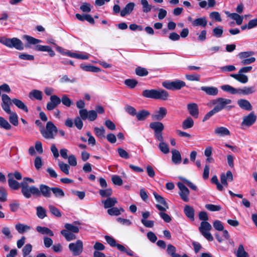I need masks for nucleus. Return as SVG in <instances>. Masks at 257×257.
Masks as SVG:
<instances>
[{
    "label": "nucleus",
    "mask_w": 257,
    "mask_h": 257,
    "mask_svg": "<svg viewBox=\"0 0 257 257\" xmlns=\"http://www.w3.org/2000/svg\"><path fill=\"white\" fill-rule=\"evenodd\" d=\"M2 107L3 109L8 114H10V122L15 126L18 124V117L17 113L11 111L10 108L11 98L6 94H3L2 95Z\"/></svg>",
    "instance_id": "obj_1"
},
{
    "label": "nucleus",
    "mask_w": 257,
    "mask_h": 257,
    "mask_svg": "<svg viewBox=\"0 0 257 257\" xmlns=\"http://www.w3.org/2000/svg\"><path fill=\"white\" fill-rule=\"evenodd\" d=\"M0 43L9 48H14L18 50H23L24 49V44L21 40L17 38L1 37Z\"/></svg>",
    "instance_id": "obj_2"
},
{
    "label": "nucleus",
    "mask_w": 257,
    "mask_h": 257,
    "mask_svg": "<svg viewBox=\"0 0 257 257\" xmlns=\"http://www.w3.org/2000/svg\"><path fill=\"white\" fill-rule=\"evenodd\" d=\"M30 191L31 192V195H33L37 197L42 195L45 198H50L51 196V188L46 185L41 184L39 188L32 186Z\"/></svg>",
    "instance_id": "obj_3"
},
{
    "label": "nucleus",
    "mask_w": 257,
    "mask_h": 257,
    "mask_svg": "<svg viewBox=\"0 0 257 257\" xmlns=\"http://www.w3.org/2000/svg\"><path fill=\"white\" fill-rule=\"evenodd\" d=\"M231 103V99L222 97H218L210 101L211 104L215 105L214 108L218 112L225 108L230 109L233 107V106L229 105Z\"/></svg>",
    "instance_id": "obj_4"
},
{
    "label": "nucleus",
    "mask_w": 257,
    "mask_h": 257,
    "mask_svg": "<svg viewBox=\"0 0 257 257\" xmlns=\"http://www.w3.org/2000/svg\"><path fill=\"white\" fill-rule=\"evenodd\" d=\"M40 131L44 138L53 139L58 132V129L52 121H48L46 123V129L42 128Z\"/></svg>",
    "instance_id": "obj_5"
},
{
    "label": "nucleus",
    "mask_w": 257,
    "mask_h": 257,
    "mask_svg": "<svg viewBox=\"0 0 257 257\" xmlns=\"http://www.w3.org/2000/svg\"><path fill=\"white\" fill-rule=\"evenodd\" d=\"M252 69V66H244L241 68L237 74H231L230 76L234 78L238 82L245 84L248 81V77L244 74V73H248L251 71Z\"/></svg>",
    "instance_id": "obj_6"
},
{
    "label": "nucleus",
    "mask_w": 257,
    "mask_h": 257,
    "mask_svg": "<svg viewBox=\"0 0 257 257\" xmlns=\"http://www.w3.org/2000/svg\"><path fill=\"white\" fill-rule=\"evenodd\" d=\"M254 52L252 51L241 52L238 53V57L241 60L240 63L242 65H247L254 63L256 59L252 56Z\"/></svg>",
    "instance_id": "obj_7"
},
{
    "label": "nucleus",
    "mask_w": 257,
    "mask_h": 257,
    "mask_svg": "<svg viewBox=\"0 0 257 257\" xmlns=\"http://www.w3.org/2000/svg\"><path fill=\"white\" fill-rule=\"evenodd\" d=\"M211 229L212 226L207 221H202L199 227V230L202 235L210 241L213 240V237L209 232Z\"/></svg>",
    "instance_id": "obj_8"
},
{
    "label": "nucleus",
    "mask_w": 257,
    "mask_h": 257,
    "mask_svg": "<svg viewBox=\"0 0 257 257\" xmlns=\"http://www.w3.org/2000/svg\"><path fill=\"white\" fill-rule=\"evenodd\" d=\"M34 183V180L30 178L25 177L23 179V181L21 183V191L23 195L26 198H30L31 197V192H30L31 188L32 186H29V183Z\"/></svg>",
    "instance_id": "obj_9"
},
{
    "label": "nucleus",
    "mask_w": 257,
    "mask_h": 257,
    "mask_svg": "<svg viewBox=\"0 0 257 257\" xmlns=\"http://www.w3.org/2000/svg\"><path fill=\"white\" fill-rule=\"evenodd\" d=\"M150 127L154 131V136L157 140H162L163 138L162 132L164 129V125L161 122H152L149 124Z\"/></svg>",
    "instance_id": "obj_10"
},
{
    "label": "nucleus",
    "mask_w": 257,
    "mask_h": 257,
    "mask_svg": "<svg viewBox=\"0 0 257 257\" xmlns=\"http://www.w3.org/2000/svg\"><path fill=\"white\" fill-rule=\"evenodd\" d=\"M185 82L180 80L173 81H165L162 83L163 86L169 90H179L185 86Z\"/></svg>",
    "instance_id": "obj_11"
},
{
    "label": "nucleus",
    "mask_w": 257,
    "mask_h": 257,
    "mask_svg": "<svg viewBox=\"0 0 257 257\" xmlns=\"http://www.w3.org/2000/svg\"><path fill=\"white\" fill-rule=\"evenodd\" d=\"M69 249L74 256L80 255L83 251V244L81 240H77L75 242H71L68 245Z\"/></svg>",
    "instance_id": "obj_12"
},
{
    "label": "nucleus",
    "mask_w": 257,
    "mask_h": 257,
    "mask_svg": "<svg viewBox=\"0 0 257 257\" xmlns=\"http://www.w3.org/2000/svg\"><path fill=\"white\" fill-rule=\"evenodd\" d=\"M79 113L82 119L84 120L87 119L88 120L92 121L95 120L97 117L96 111L93 110L87 111L86 109H82L79 110Z\"/></svg>",
    "instance_id": "obj_13"
},
{
    "label": "nucleus",
    "mask_w": 257,
    "mask_h": 257,
    "mask_svg": "<svg viewBox=\"0 0 257 257\" xmlns=\"http://www.w3.org/2000/svg\"><path fill=\"white\" fill-rule=\"evenodd\" d=\"M153 195L156 201L160 204H156V208L160 211H166L169 209L168 205L164 197L154 192Z\"/></svg>",
    "instance_id": "obj_14"
},
{
    "label": "nucleus",
    "mask_w": 257,
    "mask_h": 257,
    "mask_svg": "<svg viewBox=\"0 0 257 257\" xmlns=\"http://www.w3.org/2000/svg\"><path fill=\"white\" fill-rule=\"evenodd\" d=\"M256 115L255 114L254 112L252 111L247 115L243 117L241 125L242 126L249 127L255 123L256 120Z\"/></svg>",
    "instance_id": "obj_15"
},
{
    "label": "nucleus",
    "mask_w": 257,
    "mask_h": 257,
    "mask_svg": "<svg viewBox=\"0 0 257 257\" xmlns=\"http://www.w3.org/2000/svg\"><path fill=\"white\" fill-rule=\"evenodd\" d=\"M177 186L180 190L179 194L181 198L185 202H188L189 200V195L190 194L189 189L181 182H178Z\"/></svg>",
    "instance_id": "obj_16"
},
{
    "label": "nucleus",
    "mask_w": 257,
    "mask_h": 257,
    "mask_svg": "<svg viewBox=\"0 0 257 257\" xmlns=\"http://www.w3.org/2000/svg\"><path fill=\"white\" fill-rule=\"evenodd\" d=\"M50 99V101L47 103L46 105V108L48 110H53L61 103V99L56 95H51Z\"/></svg>",
    "instance_id": "obj_17"
},
{
    "label": "nucleus",
    "mask_w": 257,
    "mask_h": 257,
    "mask_svg": "<svg viewBox=\"0 0 257 257\" xmlns=\"http://www.w3.org/2000/svg\"><path fill=\"white\" fill-rule=\"evenodd\" d=\"M187 109L190 114L195 118H197L199 115V108L195 103H189L187 105Z\"/></svg>",
    "instance_id": "obj_18"
},
{
    "label": "nucleus",
    "mask_w": 257,
    "mask_h": 257,
    "mask_svg": "<svg viewBox=\"0 0 257 257\" xmlns=\"http://www.w3.org/2000/svg\"><path fill=\"white\" fill-rule=\"evenodd\" d=\"M167 110L166 108L161 107L158 111H156L153 115L152 118L156 120H162L167 114Z\"/></svg>",
    "instance_id": "obj_19"
},
{
    "label": "nucleus",
    "mask_w": 257,
    "mask_h": 257,
    "mask_svg": "<svg viewBox=\"0 0 257 257\" xmlns=\"http://www.w3.org/2000/svg\"><path fill=\"white\" fill-rule=\"evenodd\" d=\"M34 50L37 51L47 52L50 57H53L55 55V53L52 50V48L49 46L37 45L35 47Z\"/></svg>",
    "instance_id": "obj_20"
},
{
    "label": "nucleus",
    "mask_w": 257,
    "mask_h": 257,
    "mask_svg": "<svg viewBox=\"0 0 257 257\" xmlns=\"http://www.w3.org/2000/svg\"><path fill=\"white\" fill-rule=\"evenodd\" d=\"M237 104L240 108L247 111H250L252 109V106L250 102L244 99H240L237 100Z\"/></svg>",
    "instance_id": "obj_21"
},
{
    "label": "nucleus",
    "mask_w": 257,
    "mask_h": 257,
    "mask_svg": "<svg viewBox=\"0 0 257 257\" xmlns=\"http://www.w3.org/2000/svg\"><path fill=\"white\" fill-rule=\"evenodd\" d=\"M101 202L103 204L104 208L108 209L113 207L117 203V201L114 197H108L106 200H102Z\"/></svg>",
    "instance_id": "obj_22"
},
{
    "label": "nucleus",
    "mask_w": 257,
    "mask_h": 257,
    "mask_svg": "<svg viewBox=\"0 0 257 257\" xmlns=\"http://www.w3.org/2000/svg\"><path fill=\"white\" fill-rule=\"evenodd\" d=\"M169 94L168 92L164 89H156L155 99L166 100L168 99Z\"/></svg>",
    "instance_id": "obj_23"
},
{
    "label": "nucleus",
    "mask_w": 257,
    "mask_h": 257,
    "mask_svg": "<svg viewBox=\"0 0 257 257\" xmlns=\"http://www.w3.org/2000/svg\"><path fill=\"white\" fill-rule=\"evenodd\" d=\"M8 184L11 189L16 190L21 187V183L20 184L18 181L12 178V174H8Z\"/></svg>",
    "instance_id": "obj_24"
},
{
    "label": "nucleus",
    "mask_w": 257,
    "mask_h": 257,
    "mask_svg": "<svg viewBox=\"0 0 257 257\" xmlns=\"http://www.w3.org/2000/svg\"><path fill=\"white\" fill-rule=\"evenodd\" d=\"M200 89L209 95L215 96L218 93L217 88L213 86H202Z\"/></svg>",
    "instance_id": "obj_25"
},
{
    "label": "nucleus",
    "mask_w": 257,
    "mask_h": 257,
    "mask_svg": "<svg viewBox=\"0 0 257 257\" xmlns=\"http://www.w3.org/2000/svg\"><path fill=\"white\" fill-rule=\"evenodd\" d=\"M256 91L255 87L254 86H245L242 88H238V94H243L247 95L250 94H252Z\"/></svg>",
    "instance_id": "obj_26"
},
{
    "label": "nucleus",
    "mask_w": 257,
    "mask_h": 257,
    "mask_svg": "<svg viewBox=\"0 0 257 257\" xmlns=\"http://www.w3.org/2000/svg\"><path fill=\"white\" fill-rule=\"evenodd\" d=\"M37 231L43 235L53 236L54 233L52 230L47 227L37 226L36 228Z\"/></svg>",
    "instance_id": "obj_27"
},
{
    "label": "nucleus",
    "mask_w": 257,
    "mask_h": 257,
    "mask_svg": "<svg viewBox=\"0 0 257 257\" xmlns=\"http://www.w3.org/2000/svg\"><path fill=\"white\" fill-rule=\"evenodd\" d=\"M135 4L134 3L131 2L128 3L125 7L120 11V16L124 17L129 15L133 11Z\"/></svg>",
    "instance_id": "obj_28"
},
{
    "label": "nucleus",
    "mask_w": 257,
    "mask_h": 257,
    "mask_svg": "<svg viewBox=\"0 0 257 257\" xmlns=\"http://www.w3.org/2000/svg\"><path fill=\"white\" fill-rule=\"evenodd\" d=\"M14 103L18 108L23 110L26 112H28V108L25 103L21 100L17 98L11 99V105Z\"/></svg>",
    "instance_id": "obj_29"
},
{
    "label": "nucleus",
    "mask_w": 257,
    "mask_h": 257,
    "mask_svg": "<svg viewBox=\"0 0 257 257\" xmlns=\"http://www.w3.org/2000/svg\"><path fill=\"white\" fill-rule=\"evenodd\" d=\"M220 178L221 184L225 187H227L228 185L227 180L229 181H232L233 180V175L231 172L230 171H228L226 174H221Z\"/></svg>",
    "instance_id": "obj_30"
},
{
    "label": "nucleus",
    "mask_w": 257,
    "mask_h": 257,
    "mask_svg": "<svg viewBox=\"0 0 257 257\" xmlns=\"http://www.w3.org/2000/svg\"><path fill=\"white\" fill-rule=\"evenodd\" d=\"M214 133L217 136L223 137L225 136H229L230 133L229 130L223 126L217 127L214 130Z\"/></svg>",
    "instance_id": "obj_31"
},
{
    "label": "nucleus",
    "mask_w": 257,
    "mask_h": 257,
    "mask_svg": "<svg viewBox=\"0 0 257 257\" xmlns=\"http://www.w3.org/2000/svg\"><path fill=\"white\" fill-rule=\"evenodd\" d=\"M207 24V21L205 17L197 18L192 22V25L193 27L200 26L205 28Z\"/></svg>",
    "instance_id": "obj_32"
},
{
    "label": "nucleus",
    "mask_w": 257,
    "mask_h": 257,
    "mask_svg": "<svg viewBox=\"0 0 257 257\" xmlns=\"http://www.w3.org/2000/svg\"><path fill=\"white\" fill-rule=\"evenodd\" d=\"M184 212L185 215L191 220L193 221L194 220V209L193 207L186 205L184 207Z\"/></svg>",
    "instance_id": "obj_33"
},
{
    "label": "nucleus",
    "mask_w": 257,
    "mask_h": 257,
    "mask_svg": "<svg viewBox=\"0 0 257 257\" xmlns=\"http://www.w3.org/2000/svg\"><path fill=\"white\" fill-rule=\"evenodd\" d=\"M60 233L63 236H64L66 240L68 241L75 240L77 237L74 233L68 231L67 230H62Z\"/></svg>",
    "instance_id": "obj_34"
},
{
    "label": "nucleus",
    "mask_w": 257,
    "mask_h": 257,
    "mask_svg": "<svg viewBox=\"0 0 257 257\" xmlns=\"http://www.w3.org/2000/svg\"><path fill=\"white\" fill-rule=\"evenodd\" d=\"M220 88L224 91L230 93L231 94H238V88H234L228 84L221 85Z\"/></svg>",
    "instance_id": "obj_35"
},
{
    "label": "nucleus",
    "mask_w": 257,
    "mask_h": 257,
    "mask_svg": "<svg viewBox=\"0 0 257 257\" xmlns=\"http://www.w3.org/2000/svg\"><path fill=\"white\" fill-rule=\"evenodd\" d=\"M80 67L83 70L87 72H98L101 70L99 68L90 65L81 64Z\"/></svg>",
    "instance_id": "obj_36"
},
{
    "label": "nucleus",
    "mask_w": 257,
    "mask_h": 257,
    "mask_svg": "<svg viewBox=\"0 0 257 257\" xmlns=\"http://www.w3.org/2000/svg\"><path fill=\"white\" fill-rule=\"evenodd\" d=\"M158 141H160V143L158 145L160 150L165 154H168L170 152V149L168 145L164 142V138H162V140Z\"/></svg>",
    "instance_id": "obj_37"
},
{
    "label": "nucleus",
    "mask_w": 257,
    "mask_h": 257,
    "mask_svg": "<svg viewBox=\"0 0 257 257\" xmlns=\"http://www.w3.org/2000/svg\"><path fill=\"white\" fill-rule=\"evenodd\" d=\"M234 253L236 257H248V253L244 250L242 244H239Z\"/></svg>",
    "instance_id": "obj_38"
},
{
    "label": "nucleus",
    "mask_w": 257,
    "mask_h": 257,
    "mask_svg": "<svg viewBox=\"0 0 257 257\" xmlns=\"http://www.w3.org/2000/svg\"><path fill=\"white\" fill-rule=\"evenodd\" d=\"M150 113L148 110L143 109L138 112H137L136 115L138 120L142 121L145 120L147 117L149 116Z\"/></svg>",
    "instance_id": "obj_39"
},
{
    "label": "nucleus",
    "mask_w": 257,
    "mask_h": 257,
    "mask_svg": "<svg viewBox=\"0 0 257 257\" xmlns=\"http://www.w3.org/2000/svg\"><path fill=\"white\" fill-rule=\"evenodd\" d=\"M172 161L175 164H179L181 161V156L179 151L175 149L172 150Z\"/></svg>",
    "instance_id": "obj_40"
},
{
    "label": "nucleus",
    "mask_w": 257,
    "mask_h": 257,
    "mask_svg": "<svg viewBox=\"0 0 257 257\" xmlns=\"http://www.w3.org/2000/svg\"><path fill=\"white\" fill-rule=\"evenodd\" d=\"M107 213L111 216H117L121 214V212H124L122 208L119 207H112L107 210Z\"/></svg>",
    "instance_id": "obj_41"
},
{
    "label": "nucleus",
    "mask_w": 257,
    "mask_h": 257,
    "mask_svg": "<svg viewBox=\"0 0 257 257\" xmlns=\"http://www.w3.org/2000/svg\"><path fill=\"white\" fill-rule=\"evenodd\" d=\"M29 96L31 99L34 98L37 100H41L42 99V92L40 90L34 89L30 92Z\"/></svg>",
    "instance_id": "obj_42"
},
{
    "label": "nucleus",
    "mask_w": 257,
    "mask_h": 257,
    "mask_svg": "<svg viewBox=\"0 0 257 257\" xmlns=\"http://www.w3.org/2000/svg\"><path fill=\"white\" fill-rule=\"evenodd\" d=\"M116 247L118 250H119L121 252L125 253L128 255L130 256H134V252L128 247H126L124 246L117 243L116 246Z\"/></svg>",
    "instance_id": "obj_43"
},
{
    "label": "nucleus",
    "mask_w": 257,
    "mask_h": 257,
    "mask_svg": "<svg viewBox=\"0 0 257 257\" xmlns=\"http://www.w3.org/2000/svg\"><path fill=\"white\" fill-rule=\"evenodd\" d=\"M116 247L118 250H119L121 252L125 253L128 255L130 256H134V252L128 247H126L124 246L117 243L116 246Z\"/></svg>",
    "instance_id": "obj_44"
},
{
    "label": "nucleus",
    "mask_w": 257,
    "mask_h": 257,
    "mask_svg": "<svg viewBox=\"0 0 257 257\" xmlns=\"http://www.w3.org/2000/svg\"><path fill=\"white\" fill-rule=\"evenodd\" d=\"M156 89H146L142 92V95L149 98L155 99Z\"/></svg>",
    "instance_id": "obj_45"
},
{
    "label": "nucleus",
    "mask_w": 257,
    "mask_h": 257,
    "mask_svg": "<svg viewBox=\"0 0 257 257\" xmlns=\"http://www.w3.org/2000/svg\"><path fill=\"white\" fill-rule=\"evenodd\" d=\"M51 192L54 194L56 198H62L65 196V193L63 190L58 187H52Z\"/></svg>",
    "instance_id": "obj_46"
},
{
    "label": "nucleus",
    "mask_w": 257,
    "mask_h": 257,
    "mask_svg": "<svg viewBox=\"0 0 257 257\" xmlns=\"http://www.w3.org/2000/svg\"><path fill=\"white\" fill-rule=\"evenodd\" d=\"M194 125V121L191 117H188L182 122V128L184 130L190 128Z\"/></svg>",
    "instance_id": "obj_47"
},
{
    "label": "nucleus",
    "mask_w": 257,
    "mask_h": 257,
    "mask_svg": "<svg viewBox=\"0 0 257 257\" xmlns=\"http://www.w3.org/2000/svg\"><path fill=\"white\" fill-rule=\"evenodd\" d=\"M15 228L18 231V232L21 234H22L25 231L30 230L31 228L30 226L22 223L17 224L15 225Z\"/></svg>",
    "instance_id": "obj_48"
},
{
    "label": "nucleus",
    "mask_w": 257,
    "mask_h": 257,
    "mask_svg": "<svg viewBox=\"0 0 257 257\" xmlns=\"http://www.w3.org/2000/svg\"><path fill=\"white\" fill-rule=\"evenodd\" d=\"M142 6V11L145 13L150 12L152 10V6L149 4L147 0H141Z\"/></svg>",
    "instance_id": "obj_49"
},
{
    "label": "nucleus",
    "mask_w": 257,
    "mask_h": 257,
    "mask_svg": "<svg viewBox=\"0 0 257 257\" xmlns=\"http://www.w3.org/2000/svg\"><path fill=\"white\" fill-rule=\"evenodd\" d=\"M65 230H68V231L77 233L79 231V228L78 226L74 225L73 224L70 223H66L64 225Z\"/></svg>",
    "instance_id": "obj_50"
},
{
    "label": "nucleus",
    "mask_w": 257,
    "mask_h": 257,
    "mask_svg": "<svg viewBox=\"0 0 257 257\" xmlns=\"http://www.w3.org/2000/svg\"><path fill=\"white\" fill-rule=\"evenodd\" d=\"M223 33V28L221 26H217L214 28L212 30V36L216 38L222 37Z\"/></svg>",
    "instance_id": "obj_51"
},
{
    "label": "nucleus",
    "mask_w": 257,
    "mask_h": 257,
    "mask_svg": "<svg viewBox=\"0 0 257 257\" xmlns=\"http://www.w3.org/2000/svg\"><path fill=\"white\" fill-rule=\"evenodd\" d=\"M0 127L6 130H9L12 128V126L5 118L0 116Z\"/></svg>",
    "instance_id": "obj_52"
},
{
    "label": "nucleus",
    "mask_w": 257,
    "mask_h": 257,
    "mask_svg": "<svg viewBox=\"0 0 257 257\" xmlns=\"http://www.w3.org/2000/svg\"><path fill=\"white\" fill-rule=\"evenodd\" d=\"M229 17L236 21L237 25H240L243 21V17L236 13H232L229 14Z\"/></svg>",
    "instance_id": "obj_53"
},
{
    "label": "nucleus",
    "mask_w": 257,
    "mask_h": 257,
    "mask_svg": "<svg viewBox=\"0 0 257 257\" xmlns=\"http://www.w3.org/2000/svg\"><path fill=\"white\" fill-rule=\"evenodd\" d=\"M2 232L5 235L6 238L8 239L9 240H11L13 235L11 233V229L8 227H4L2 229Z\"/></svg>",
    "instance_id": "obj_54"
},
{
    "label": "nucleus",
    "mask_w": 257,
    "mask_h": 257,
    "mask_svg": "<svg viewBox=\"0 0 257 257\" xmlns=\"http://www.w3.org/2000/svg\"><path fill=\"white\" fill-rule=\"evenodd\" d=\"M124 83L130 89H133L137 86L138 81L134 79H126L124 80Z\"/></svg>",
    "instance_id": "obj_55"
},
{
    "label": "nucleus",
    "mask_w": 257,
    "mask_h": 257,
    "mask_svg": "<svg viewBox=\"0 0 257 257\" xmlns=\"http://www.w3.org/2000/svg\"><path fill=\"white\" fill-rule=\"evenodd\" d=\"M37 215L40 219H43L46 216V210L42 206H38L36 208Z\"/></svg>",
    "instance_id": "obj_56"
},
{
    "label": "nucleus",
    "mask_w": 257,
    "mask_h": 257,
    "mask_svg": "<svg viewBox=\"0 0 257 257\" xmlns=\"http://www.w3.org/2000/svg\"><path fill=\"white\" fill-rule=\"evenodd\" d=\"M66 106V107H70L73 102L71 99H70L67 95H63L61 99V102Z\"/></svg>",
    "instance_id": "obj_57"
},
{
    "label": "nucleus",
    "mask_w": 257,
    "mask_h": 257,
    "mask_svg": "<svg viewBox=\"0 0 257 257\" xmlns=\"http://www.w3.org/2000/svg\"><path fill=\"white\" fill-rule=\"evenodd\" d=\"M135 72L139 76H145L148 74V71L147 69L141 67L136 68Z\"/></svg>",
    "instance_id": "obj_58"
},
{
    "label": "nucleus",
    "mask_w": 257,
    "mask_h": 257,
    "mask_svg": "<svg viewBox=\"0 0 257 257\" xmlns=\"http://www.w3.org/2000/svg\"><path fill=\"white\" fill-rule=\"evenodd\" d=\"M49 209L50 210V212L54 216L60 217L61 216L62 214L59 210L57 208L55 207L54 206L52 205H49Z\"/></svg>",
    "instance_id": "obj_59"
},
{
    "label": "nucleus",
    "mask_w": 257,
    "mask_h": 257,
    "mask_svg": "<svg viewBox=\"0 0 257 257\" xmlns=\"http://www.w3.org/2000/svg\"><path fill=\"white\" fill-rule=\"evenodd\" d=\"M24 38L30 44L36 45L42 42V41L39 39H36L28 35H24Z\"/></svg>",
    "instance_id": "obj_60"
},
{
    "label": "nucleus",
    "mask_w": 257,
    "mask_h": 257,
    "mask_svg": "<svg viewBox=\"0 0 257 257\" xmlns=\"http://www.w3.org/2000/svg\"><path fill=\"white\" fill-rule=\"evenodd\" d=\"M58 166L60 170L63 172H64L66 175H69L70 167L68 164H65L62 162H60L58 163Z\"/></svg>",
    "instance_id": "obj_61"
},
{
    "label": "nucleus",
    "mask_w": 257,
    "mask_h": 257,
    "mask_svg": "<svg viewBox=\"0 0 257 257\" xmlns=\"http://www.w3.org/2000/svg\"><path fill=\"white\" fill-rule=\"evenodd\" d=\"M99 193L102 197H109L112 193L111 188H107L106 189H101L99 191Z\"/></svg>",
    "instance_id": "obj_62"
},
{
    "label": "nucleus",
    "mask_w": 257,
    "mask_h": 257,
    "mask_svg": "<svg viewBox=\"0 0 257 257\" xmlns=\"http://www.w3.org/2000/svg\"><path fill=\"white\" fill-rule=\"evenodd\" d=\"M32 250V245L28 243L26 244L22 249L23 256H28Z\"/></svg>",
    "instance_id": "obj_63"
},
{
    "label": "nucleus",
    "mask_w": 257,
    "mask_h": 257,
    "mask_svg": "<svg viewBox=\"0 0 257 257\" xmlns=\"http://www.w3.org/2000/svg\"><path fill=\"white\" fill-rule=\"evenodd\" d=\"M176 248L174 245L171 244L168 245L167 252L169 255L172 257H175L178 254L176 253Z\"/></svg>",
    "instance_id": "obj_64"
}]
</instances>
